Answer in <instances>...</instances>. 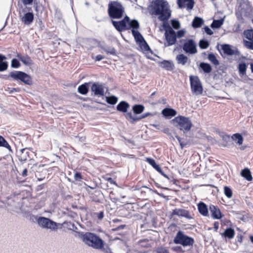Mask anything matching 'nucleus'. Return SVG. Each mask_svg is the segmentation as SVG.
<instances>
[{
	"label": "nucleus",
	"mask_w": 253,
	"mask_h": 253,
	"mask_svg": "<svg viewBox=\"0 0 253 253\" xmlns=\"http://www.w3.org/2000/svg\"><path fill=\"white\" fill-rule=\"evenodd\" d=\"M204 22V21L202 18L196 16L193 20L192 26L194 28H198L202 26Z\"/></svg>",
	"instance_id": "obj_34"
},
{
	"label": "nucleus",
	"mask_w": 253,
	"mask_h": 253,
	"mask_svg": "<svg viewBox=\"0 0 253 253\" xmlns=\"http://www.w3.org/2000/svg\"><path fill=\"white\" fill-rule=\"evenodd\" d=\"M145 107L142 104H135L132 107L133 113L135 114H140L144 110Z\"/></svg>",
	"instance_id": "obj_37"
},
{
	"label": "nucleus",
	"mask_w": 253,
	"mask_h": 253,
	"mask_svg": "<svg viewBox=\"0 0 253 253\" xmlns=\"http://www.w3.org/2000/svg\"><path fill=\"white\" fill-rule=\"evenodd\" d=\"M125 9L122 4L117 1H111L108 4V13L111 19H120L123 16Z\"/></svg>",
	"instance_id": "obj_4"
},
{
	"label": "nucleus",
	"mask_w": 253,
	"mask_h": 253,
	"mask_svg": "<svg viewBox=\"0 0 253 253\" xmlns=\"http://www.w3.org/2000/svg\"><path fill=\"white\" fill-rule=\"evenodd\" d=\"M182 48L186 54H194L197 52L196 42L192 39L185 40Z\"/></svg>",
	"instance_id": "obj_9"
},
{
	"label": "nucleus",
	"mask_w": 253,
	"mask_h": 253,
	"mask_svg": "<svg viewBox=\"0 0 253 253\" xmlns=\"http://www.w3.org/2000/svg\"><path fill=\"white\" fill-rule=\"evenodd\" d=\"M112 23L115 29L119 32L129 30L131 28H139V23L137 20H130L129 17L126 16L122 20L116 21L112 20Z\"/></svg>",
	"instance_id": "obj_3"
},
{
	"label": "nucleus",
	"mask_w": 253,
	"mask_h": 253,
	"mask_svg": "<svg viewBox=\"0 0 253 253\" xmlns=\"http://www.w3.org/2000/svg\"><path fill=\"white\" fill-rule=\"evenodd\" d=\"M62 225L68 230H72L77 233V231L76 230L78 229V228L73 222L65 221L63 223Z\"/></svg>",
	"instance_id": "obj_40"
},
{
	"label": "nucleus",
	"mask_w": 253,
	"mask_h": 253,
	"mask_svg": "<svg viewBox=\"0 0 253 253\" xmlns=\"http://www.w3.org/2000/svg\"><path fill=\"white\" fill-rule=\"evenodd\" d=\"M0 147H4L8 150L9 153H13L10 145L7 140L1 135H0Z\"/></svg>",
	"instance_id": "obj_32"
},
{
	"label": "nucleus",
	"mask_w": 253,
	"mask_h": 253,
	"mask_svg": "<svg viewBox=\"0 0 253 253\" xmlns=\"http://www.w3.org/2000/svg\"><path fill=\"white\" fill-rule=\"evenodd\" d=\"M20 66V63L19 60L16 58H13L11 60V67L13 68H18Z\"/></svg>",
	"instance_id": "obj_51"
},
{
	"label": "nucleus",
	"mask_w": 253,
	"mask_h": 253,
	"mask_svg": "<svg viewBox=\"0 0 253 253\" xmlns=\"http://www.w3.org/2000/svg\"><path fill=\"white\" fill-rule=\"evenodd\" d=\"M171 215H177L179 217H185L188 219L192 218L188 211L182 209H175L173 210Z\"/></svg>",
	"instance_id": "obj_15"
},
{
	"label": "nucleus",
	"mask_w": 253,
	"mask_h": 253,
	"mask_svg": "<svg viewBox=\"0 0 253 253\" xmlns=\"http://www.w3.org/2000/svg\"><path fill=\"white\" fill-rule=\"evenodd\" d=\"M209 210L211 214V216L213 219H220L223 216V214L217 206L211 204L209 206Z\"/></svg>",
	"instance_id": "obj_14"
},
{
	"label": "nucleus",
	"mask_w": 253,
	"mask_h": 253,
	"mask_svg": "<svg viewBox=\"0 0 253 253\" xmlns=\"http://www.w3.org/2000/svg\"><path fill=\"white\" fill-rule=\"evenodd\" d=\"M139 45L141 46V48H142L145 51H150L151 49L148 44V43L146 42L145 40H144L143 42H142L141 44H139Z\"/></svg>",
	"instance_id": "obj_56"
},
{
	"label": "nucleus",
	"mask_w": 253,
	"mask_h": 253,
	"mask_svg": "<svg viewBox=\"0 0 253 253\" xmlns=\"http://www.w3.org/2000/svg\"><path fill=\"white\" fill-rule=\"evenodd\" d=\"M162 130L165 133L167 134L169 136L171 137L174 138V135L173 134V132L174 131H176V130H174L173 132H172V130H170L169 127H164L163 129H162Z\"/></svg>",
	"instance_id": "obj_53"
},
{
	"label": "nucleus",
	"mask_w": 253,
	"mask_h": 253,
	"mask_svg": "<svg viewBox=\"0 0 253 253\" xmlns=\"http://www.w3.org/2000/svg\"><path fill=\"white\" fill-rule=\"evenodd\" d=\"M173 125H179V126H192V124L189 118L178 116L172 120Z\"/></svg>",
	"instance_id": "obj_11"
},
{
	"label": "nucleus",
	"mask_w": 253,
	"mask_h": 253,
	"mask_svg": "<svg viewBox=\"0 0 253 253\" xmlns=\"http://www.w3.org/2000/svg\"><path fill=\"white\" fill-rule=\"evenodd\" d=\"M6 57L0 53V72H4L7 70L8 67V63L5 61Z\"/></svg>",
	"instance_id": "obj_26"
},
{
	"label": "nucleus",
	"mask_w": 253,
	"mask_h": 253,
	"mask_svg": "<svg viewBox=\"0 0 253 253\" xmlns=\"http://www.w3.org/2000/svg\"><path fill=\"white\" fill-rule=\"evenodd\" d=\"M138 28H131L132 34L135 39L136 42L139 44H141L142 42H143L145 40L142 35L138 32L137 30Z\"/></svg>",
	"instance_id": "obj_21"
},
{
	"label": "nucleus",
	"mask_w": 253,
	"mask_h": 253,
	"mask_svg": "<svg viewBox=\"0 0 253 253\" xmlns=\"http://www.w3.org/2000/svg\"><path fill=\"white\" fill-rule=\"evenodd\" d=\"M17 57L24 65L26 66H31L34 64L31 58L28 55L23 56L18 53L17 55Z\"/></svg>",
	"instance_id": "obj_25"
},
{
	"label": "nucleus",
	"mask_w": 253,
	"mask_h": 253,
	"mask_svg": "<svg viewBox=\"0 0 253 253\" xmlns=\"http://www.w3.org/2000/svg\"><path fill=\"white\" fill-rule=\"evenodd\" d=\"M169 18L170 17H168L166 19H159L160 21L163 22L162 26L165 30V32L169 31L170 30H173L168 23V20Z\"/></svg>",
	"instance_id": "obj_42"
},
{
	"label": "nucleus",
	"mask_w": 253,
	"mask_h": 253,
	"mask_svg": "<svg viewBox=\"0 0 253 253\" xmlns=\"http://www.w3.org/2000/svg\"><path fill=\"white\" fill-rule=\"evenodd\" d=\"M27 148H23L20 150L21 155L19 156V160L21 162H24L27 160L29 157V152L26 151Z\"/></svg>",
	"instance_id": "obj_39"
},
{
	"label": "nucleus",
	"mask_w": 253,
	"mask_h": 253,
	"mask_svg": "<svg viewBox=\"0 0 253 253\" xmlns=\"http://www.w3.org/2000/svg\"><path fill=\"white\" fill-rule=\"evenodd\" d=\"M149 14L158 19L170 17L171 11L169 2L165 0H153L148 7Z\"/></svg>",
	"instance_id": "obj_1"
},
{
	"label": "nucleus",
	"mask_w": 253,
	"mask_h": 253,
	"mask_svg": "<svg viewBox=\"0 0 253 253\" xmlns=\"http://www.w3.org/2000/svg\"><path fill=\"white\" fill-rule=\"evenodd\" d=\"M186 2H187L186 4V7L187 10H189L192 9L194 6V4H195L194 0H186Z\"/></svg>",
	"instance_id": "obj_54"
},
{
	"label": "nucleus",
	"mask_w": 253,
	"mask_h": 253,
	"mask_svg": "<svg viewBox=\"0 0 253 253\" xmlns=\"http://www.w3.org/2000/svg\"><path fill=\"white\" fill-rule=\"evenodd\" d=\"M138 28H131L132 34L135 39L136 42L139 44H141L142 42H143L145 40L142 35L138 32L137 30Z\"/></svg>",
	"instance_id": "obj_22"
},
{
	"label": "nucleus",
	"mask_w": 253,
	"mask_h": 253,
	"mask_svg": "<svg viewBox=\"0 0 253 253\" xmlns=\"http://www.w3.org/2000/svg\"><path fill=\"white\" fill-rule=\"evenodd\" d=\"M34 18V15L33 11H28L24 14L21 20L25 25H29L33 22Z\"/></svg>",
	"instance_id": "obj_17"
},
{
	"label": "nucleus",
	"mask_w": 253,
	"mask_h": 253,
	"mask_svg": "<svg viewBox=\"0 0 253 253\" xmlns=\"http://www.w3.org/2000/svg\"><path fill=\"white\" fill-rule=\"evenodd\" d=\"M193 238L190 237L185 233L179 230L173 239V243L175 244H180L184 247H190L191 248L194 243Z\"/></svg>",
	"instance_id": "obj_5"
},
{
	"label": "nucleus",
	"mask_w": 253,
	"mask_h": 253,
	"mask_svg": "<svg viewBox=\"0 0 253 253\" xmlns=\"http://www.w3.org/2000/svg\"><path fill=\"white\" fill-rule=\"evenodd\" d=\"M231 138L233 141H235L239 145L243 144L244 139L241 133H234L233 134Z\"/></svg>",
	"instance_id": "obj_38"
},
{
	"label": "nucleus",
	"mask_w": 253,
	"mask_h": 253,
	"mask_svg": "<svg viewBox=\"0 0 253 253\" xmlns=\"http://www.w3.org/2000/svg\"><path fill=\"white\" fill-rule=\"evenodd\" d=\"M9 77L15 81H20L27 85H31L33 84L31 77L22 71H13L10 73Z\"/></svg>",
	"instance_id": "obj_6"
},
{
	"label": "nucleus",
	"mask_w": 253,
	"mask_h": 253,
	"mask_svg": "<svg viewBox=\"0 0 253 253\" xmlns=\"http://www.w3.org/2000/svg\"><path fill=\"white\" fill-rule=\"evenodd\" d=\"M190 86L192 92L196 94H201L203 91V86L198 76L190 77Z\"/></svg>",
	"instance_id": "obj_8"
},
{
	"label": "nucleus",
	"mask_w": 253,
	"mask_h": 253,
	"mask_svg": "<svg viewBox=\"0 0 253 253\" xmlns=\"http://www.w3.org/2000/svg\"><path fill=\"white\" fill-rule=\"evenodd\" d=\"M204 29L205 32L208 35H212L213 33L212 30L208 26H205Z\"/></svg>",
	"instance_id": "obj_60"
},
{
	"label": "nucleus",
	"mask_w": 253,
	"mask_h": 253,
	"mask_svg": "<svg viewBox=\"0 0 253 253\" xmlns=\"http://www.w3.org/2000/svg\"><path fill=\"white\" fill-rule=\"evenodd\" d=\"M178 133L182 132L184 135L188 137H197L195 131L192 127H177Z\"/></svg>",
	"instance_id": "obj_18"
},
{
	"label": "nucleus",
	"mask_w": 253,
	"mask_h": 253,
	"mask_svg": "<svg viewBox=\"0 0 253 253\" xmlns=\"http://www.w3.org/2000/svg\"><path fill=\"white\" fill-rule=\"evenodd\" d=\"M159 65L162 68L167 71H172L174 68V65L171 60H164L163 61L159 62Z\"/></svg>",
	"instance_id": "obj_20"
},
{
	"label": "nucleus",
	"mask_w": 253,
	"mask_h": 253,
	"mask_svg": "<svg viewBox=\"0 0 253 253\" xmlns=\"http://www.w3.org/2000/svg\"><path fill=\"white\" fill-rule=\"evenodd\" d=\"M156 253H169V251L166 247L160 246L155 250Z\"/></svg>",
	"instance_id": "obj_50"
},
{
	"label": "nucleus",
	"mask_w": 253,
	"mask_h": 253,
	"mask_svg": "<svg viewBox=\"0 0 253 253\" xmlns=\"http://www.w3.org/2000/svg\"><path fill=\"white\" fill-rule=\"evenodd\" d=\"M91 84V82L85 83L78 87V91L79 93L82 95H86L88 92L89 84Z\"/></svg>",
	"instance_id": "obj_27"
},
{
	"label": "nucleus",
	"mask_w": 253,
	"mask_h": 253,
	"mask_svg": "<svg viewBox=\"0 0 253 253\" xmlns=\"http://www.w3.org/2000/svg\"><path fill=\"white\" fill-rule=\"evenodd\" d=\"M161 114L167 119H170L173 117L176 116L177 111L170 107H166L161 111Z\"/></svg>",
	"instance_id": "obj_16"
},
{
	"label": "nucleus",
	"mask_w": 253,
	"mask_h": 253,
	"mask_svg": "<svg viewBox=\"0 0 253 253\" xmlns=\"http://www.w3.org/2000/svg\"><path fill=\"white\" fill-rule=\"evenodd\" d=\"M126 227V225L125 224L121 225L118 226H117L115 228H112V230L113 231H117L121 230L124 229Z\"/></svg>",
	"instance_id": "obj_63"
},
{
	"label": "nucleus",
	"mask_w": 253,
	"mask_h": 253,
	"mask_svg": "<svg viewBox=\"0 0 253 253\" xmlns=\"http://www.w3.org/2000/svg\"><path fill=\"white\" fill-rule=\"evenodd\" d=\"M120 136L122 138L121 141H123L129 148H133L136 145L135 142L134 140L131 139L127 138L122 135H121Z\"/></svg>",
	"instance_id": "obj_35"
},
{
	"label": "nucleus",
	"mask_w": 253,
	"mask_h": 253,
	"mask_svg": "<svg viewBox=\"0 0 253 253\" xmlns=\"http://www.w3.org/2000/svg\"><path fill=\"white\" fill-rule=\"evenodd\" d=\"M221 50L224 54L229 56L235 55L240 56V52L236 47L232 46L228 44H223L221 45Z\"/></svg>",
	"instance_id": "obj_12"
},
{
	"label": "nucleus",
	"mask_w": 253,
	"mask_h": 253,
	"mask_svg": "<svg viewBox=\"0 0 253 253\" xmlns=\"http://www.w3.org/2000/svg\"><path fill=\"white\" fill-rule=\"evenodd\" d=\"M245 45L249 49L253 50V41H246Z\"/></svg>",
	"instance_id": "obj_62"
},
{
	"label": "nucleus",
	"mask_w": 253,
	"mask_h": 253,
	"mask_svg": "<svg viewBox=\"0 0 253 253\" xmlns=\"http://www.w3.org/2000/svg\"><path fill=\"white\" fill-rule=\"evenodd\" d=\"M91 91L94 96L102 97L104 95V84L99 82L91 83Z\"/></svg>",
	"instance_id": "obj_10"
},
{
	"label": "nucleus",
	"mask_w": 253,
	"mask_h": 253,
	"mask_svg": "<svg viewBox=\"0 0 253 253\" xmlns=\"http://www.w3.org/2000/svg\"><path fill=\"white\" fill-rule=\"evenodd\" d=\"M93 214L94 216H95L99 220H101L104 216V211H100L98 212H94Z\"/></svg>",
	"instance_id": "obj_57"
},
{
	"label": "nucleus",
	"mask_w": 253,
	"mask_h": 253,
	"mask_svg": "<svg viewBox=\"0 0 253 253\" xmlns=\"http://www.w3.org/2000/svg\"><path fill=\"white\" fill-rule=\"evenodd\" d=\"M129 104L125 101H121L117 106V110L118 111L126 113L129 108Z\"/></svg>",
	"instance_id": "obj_29"
},
{
	"label": "nucleus",
	"mask_w": 253,
	"mask_h": 253,
	"mask_svg": "<svg viewBox=\"0 0 253 253\" xmlns=\"http://www.w3.org/2000/svg\"><path fill=\"white\" fill-rule=\"evenodd\" d=\"M62 214L71 218H74L77 215V213L69 210L68 208L62 211Z\"/></svg>",
	"instance_id": "obj_45"
},
{
	"label": "nucleus",
	"mask_w": 253,
	"mask_h": 253,
	"mask_svg": "<svg viewBox=\"0 0 253 253\" xmlns=\"http://www.w3.org/2000/svg\"><path fill=\"white\" fill-rule=\"evenodd\" d=\"M241 175L249 181H252L253 179L251 172L250 169L247 168L241 170Z\"/></svg>",
	"instance_id": "obj_31"
},
{
	"label": "nucleus",
	"mask_w": 253,
	"mask_h": 253,
	"mask_svg": "<svg viewBox=\"0 0 253 253\" xmlns=\"http://www.w3.org/2000/svg\"><path fill=\"white\" fill-rule=\"evenodd\" d=\"M185 33V31L184 30H178L177 32H176V38H181L184 36Z\"/></svg>",
	"instance_id": "obj_59"
},
{
	"label": "nucleus",
	"mask_w": 253,
	"mask_h": 253,
	"mask_svg": "<svg viewBox=\"0 0 253 253\" xmlns=\"http://www.w3.org/2000/svg\"><path fill=\"white\" fill-rule=\"evenodd\" d=\"M137 114L132 113L131 112H127L126 114V119L130 123L133 124L141 120L140 116H137Z\"/></svg>",
	"instance_id": "obj_28"
},
{
	"label": "nucleus",
	"mask_w": 253,
	"mask_h": 253,
	"mask_svg": "<svg viewBox=\"0 0 253 253\" xmlns=\"http://www.w3.org/2000/svg\"><path fill=\"white\" fill-rule=\"evenodd\" d=\"M208 59L215 66H217L219 64V62L216 58V56L213 53H210L208 54Z\"/></svg>",
	"instance_id": "obj_44"
},
{
	"label": "nucleus",
	"mask_w": 253,
	"mask_h": 253,
	"mask_svg": "<svg viewBox=\"0 0 253 253\" xmlns=\"http://www.w3.org/2000/svg\"><path fill=\"white\" fill-rule=\"evenodd\" d=\"M74 178L76 181H81L83 178L81 173L79 172H76L74 175Z\"/></svg>",
	"instance_id": "obj_61"
},
{
	"label": "nucleus",
	"mask_w": 253,
	"mask_h": 253,
	"mask_svg": "<svg viewBox=\"0 0 253 253\" xmlns=\"http://www.w3.org/2000/svg\"><path fill=\"white\" fill-rule=\"evenodd\" d=\"M146 162H148L156 170H160L161 167L156 163V161L153 158H147Z\"/></svg>",
	"instance_id": "obj_41"
},
{
	"label": "nucleus",
	"mask_w": 253,
	"mask_h": 253,
	"mask_svg": "<svg viewBox=\"0 0 253 253\" xmlns=\"http://www.w3.org/2000/svg\"><path fill=\"white\" fill-rule=\"evenodd\" d=\"M173 250L177 253H184V251L183 250L181 246H176L173 248Z\"/></svg>",
	"instance_id": "obj_64"
},
{
	"label": "nucleus",
	"mask_w": 253,
	"mask_h": 253,
	"mask_svg": "<svg viewBox=\"0 0 253 253\" xmlns=\"http://www.w3.org/2000/svg\"><path fill=\"white\" fill-rule=\"evenodd\" d=\"M246 38L249 41H253V30L249 29L245 30L244 32Z\"/></svg>",
	"instance_id": "obj_48"
},
{
	"label": "nucleus",
	"mask_w": 253,
	"mask_h": 253,
	"mask_svg": "<svg viewBox=\"0 0 253 253\" xmlns=\"http://www.w3.org/2000/svg\"><path fill=\"white\" fill-rule=\"evenodd\" d=\"M39 226L42 229L49 230L51 231H56L58 229V225L60 224L53 221L51 219L42 216L39 220Z\"/></svg>",
	"instance_id": "obj_7"
},
{
	"label": "nucleus",
	"mask_w": 253,
	"mask_h": 253,
	"mask_svg": "<svg viewBox=\"0 0 253 253\" xmlns=\"http://www.w3.org/2000/svg\"><path fill=\"white\" fill-rule=\"evenodd\" d=\"M79 238L86 246L97 250L103 245V240L96 234L90 232H77Z\"/></svg>",
	"instance_id": "obj_2"
},
{
	"label": "nucleus",
	"mask_w": 253,
	"mask_h": 253,
	"mask_svg": "<svg viewBox=\"0 0 253 253\" xmlns=\"http://www.w3.org/2000/svg\"><path fill=\"white\" fill-rule=\"evenodd\" d=\"M224 21V17L218 20L214 19L211 25V27L213 29H218L223 25Z\"/></svg>",
	"instance_id": "obj_36"
},
{
	"label": "nucleus",
	"mask_w": 253,
	"mask_h": 253,
	"mask_svg": "<svg viewBox=\"0 0 253 253\" xmlns=\"http://www.w3.org/2000/svg\"><path fill=\"white\" fill-rule=\"evenodd\" d=\"M155 115H156V113H149L147 112L144 113L140 115L141 119L148 117H153Z\"/></svg>",
	"instance_id": "obj_58"
},
{
	"label": "nucleus",
	"mask_w": 253,
	"mask_h": 253,
	"mask_svg": "<svg viewBox=\"0 0 253 253\" xmlns=\"http://www.w3.org/2000/svg\"><path fill=\"white\" fill-rule=\"evenodd\" d=\"M165 39L166 42L165 43V46H169L174 44L176 42V32L174 30H170L165 32Z\"/></svg>",
	"instance_id": "obj_13"
},
{
	"label": "nucleus",
	"mask_w": 253,
	"mask_h": 253,
	"mask_svg": "<svg viewBox=\"0 0 253 253\" xmlns=\"http://www.w3.org/2000/svg\"><path fill=\"white\" fill-rule=\"evenodd\" d=\"M106 101L109 104L114 105L117 102L118 98L114 95L106 96Z\"/></svg>",
	"instance_id": "obj_47"
},
{
	"label": "nucleus",
	"mask_w": 253,
	"mask_h": 253,
	"mask_svg": "<svg viewBox=\"0 0 253 253\" xmlns=\"http://www.w3.org/2000/svg\"><path fill=\"white\" fill-rule=\"evenodd\" d=\"M224 192L227 198H230L232 197L233 194L232 190L229 187L225 186L224 187Z\"/></svg>",
	"instance_id": "obj_49"
},
{
	"label": "nucleus",
	"mask_w": 253,
	"mask_h": 253,
	"mask_svg": "<svg viewBox=\"0 0 253 253\" xmlns=\"http://www.w3.org/2000/svg\"><path fill=\"white\" fill-rule=\"evenodd\" d=\"M235 234L234 229L231 227H227L223 233H221V235L223 238L232 239L234 238Z\"/></svg>",
	"instance_id": "obj_24"
},
{
	"label": "nucleus",
	"mask_w": 253,
	"mask_h": 253,
	"mask_svg": "<svg viewBox=\"0 0 253 253\" xmlns=\"http://www.w3.org/2000/svg\"><path fill=\"white\" fill-rule=\"evenodd\" d=\"M197 208L199 213L204 216H209L208 206L203 202H200L197 204Z\"/></svg>",
	"instance_id": "obj_19"
},
{
	"label": "nucleus",
	"mask_w": 253,
	"mask_h": 253,
	"mask_svg": "<svg viewBox=\"0 0 253 253\" xmlns=\"http://www.w3.org/2000/svg\"><path fill=\"white\" fill-rule=\"evenodd\" d=\"M25 217L32 222H37L38 225H39V218L42 217V216H38L37 215H35L33 214L31 212H25Z\"/></svg>",
	"instance_id": "obj_30"
},
{
	"label": "nucleus",
	"mask_w": 253,
	"mask_h": 253,
	"mask_svg": "<svg viewBox=\"0 0 253 253\" xmlns=\"http://www.w3.org/2000/svg\"><path fill=\"white\" fill-rule=\"evenodd\" d=\"M175 59L178 64L182 66L185 65L188 62H190V60L188 59V57L183 53L177 55Z\"/></svg>",
	"instance_id": "obj_23"
},
{
	"label": "nucleus",
	"mask_w": 253,
	"mask_h": 253,
	"mask_svg": "<svg viewBox=\"0 0 253 253\" xmlns=\"http://www.w3.org/2000/svg\"><path fill=\"white\" fill-rule=\"evenodd\" d=\"M210 45L209 41L205 39H202L199 41V46L201 49H207Z\"/></svg>",
	"instance_id": "obj_46"
},
{
	"label": "nucleus",
	"mask_w": 253,
	"mask_h": 253,
	"mask_svg": "<svg viewBox=\"0 0 253 253\" xmlns=\"http://www.w3.org/2000/svg\"><path fill=\"white\" fill-rule=\"evenodd\" d=\"M199 69H201L206 74H209L211 72L212 70L211 66L208 63L201 62L199 65Z\"/></svg>",
	"instance_id": "obj_33"
},
{
	"label": "nucleus",
	"mask_w": 253,
	"mask_h": 253,
	"mask_svg": "<svg viewBox=\"0 0 253 253\" xmlns=\"http://www.w3.org/2000/svg\"><path fill=\"white\" fill-rule=\"evenodd\" d=\"M247 68V64L245 62L240 63L238 67L239 74L242 76L246 75Z\"/></svg>",
	"instance_id": "obj_43"
},
{
	"label": "nucleus",
	"mask_w": 253,
	"mask_h": 253,
	"mask_svg": "<svg viewBox=\"0 0 253 253\" xmlns=\"http://www.w3.org/2000/svg\"><path fill=\"white\" fill-rule=\"evenodd\" d=\"M104 51L106 52L107 54H110L113 55H115L116 54V49L112 46H107Z\"/></svg>",
	"instance_id": "obj_52"
},
{
	"label": "nucleus",
	"mask_w": 253,
	"mask_h": 253,
	"mask_svg": "<svg viewBox=\"0 0 253 253\" xmlns=\"http://www.w3.org/2000/svg\"><path fill=\"white\" fill-rule=\"evenodd\" d=\"M171 24L173 28L177 30L180 27V24L176 19H172L171 20Z\"/></svg>",
	"instance_id": "obj_55"
}]
</instances>
